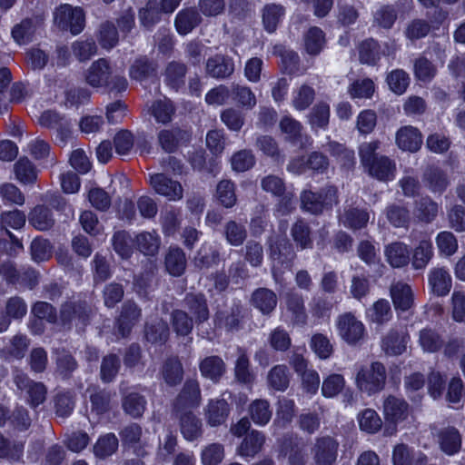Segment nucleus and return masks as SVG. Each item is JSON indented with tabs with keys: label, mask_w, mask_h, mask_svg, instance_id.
<instances>
[{
	"label": "nucleus",
	"mask_w": 465,
	"mask_h": 465,
	"mask_svg": "<svg viewBox=\"0 0 465 465\" xmlns=\"http://www.w3.org/2000/svg\"><path fill=\"white\" fill-rule=\"evenodd\" d=\"M386 382V370L381 362L361 367L356 375V386L369 395L381 391Z\"/></svg>",
	"instance_id": "1"
},
{
	"label": "nucleus",
	"mask_w": 465,
	"mask_h": 465,
	"mask_svg": "<svg viewBox=\"0 0 465 465\" xmlns=\"http://www.w3.org/2000/svg\"><path fill=\"white\" fill-rule=\"evenodd\" d=\"M91 312V306L85 301H67L60 306L58 322L64 329L70 330L74 324L86 325Z\"/></svg>",
	"instance_id": "2"
},
{
	"label": "nucleus",
	"mask_w": 465,
	"mask_h": 465,
	"mask_svg": "<svg viewBox=\"0 0 465 465\" xmlns=\"http://www.w3.org/2000/svg\"><path fill=\"white\" fill-rule=\"evenodd\" d=\"M54 22L62 30H69L72 35L80 34L85 26V15L82 8L64 4L55 9Z\"/></svg>",
	"instance_id": "3"
},
{
	"label": "nucleus",
	"mask_w": 465,
	"mask_h": 465,
	"mask_svg": "<svg viewBox=\"0 0 465 465\" xmlns=\"http://www.w3.org/2000/svg\"><path fill=\"white\" fill-rule=\"evenodd\" d=\"M336 327L340 337L349 345H356L365 337L364 324L351 312L339 315Z\"/></svg>",
	"instance_id": "4"
},
{
	"label": "nucleus",
	"mask_w": 465,
	"mask_h": 465,
	"mask_svg": "<svg viewBox=\"0 0 465 465\" xmlns=\"http://www.w3.org/2000/svg\"><path fill=\"white\" fill-rule=\"evenodd\" d=\"M14 382L19 390L26 391L31 407L35 408L45 401L47 389L43 382L35 381L18 371L14 374Z\"/></svg>",
	"instance_id": "5"
},
{
	"label": "nucleus",
	"mask_w": 465,
	"mask_h": 465,
	"mask_svg": "<svg viewBox=\"0 0 465 465\" xmlns=\"http://www.w3.org/2000/svg\"><path fill=\"white\" fill-rule=\"evenodd\" d=\"M202 402L200 384L195 379H188L173 403V411L197 408Z\"/></svg>",
	"instance_id": "6"
},
{
	"label": "nucleus",
	"mask_w": 465,
	"mask_h": 465,
	"mask_svg": "<svg viewBox=\"0 0 465 465\" xmlns=\"http://www.w3.org/2000/svg\"><path fill=\"white\" fill-rule=\"evenodd\" d=\"M338 448L339 443L330 436L316 439L312 449L315 464L334 465L338 456Z\"/></svg>",
	"instance_id": "7"
},
{
	"label": "nucleus",
	"mask_w": 465,
	"mask_h": 465,
	"mask_svg": "<svg viewBox=\"0 0 465 465\" xmlns=\"http://www.w3.org/2000/svg\"><path fill=\"white\" fill-rule=\"evenodd\" d=\"M183 311L194 320L196 324H202L210 317L207 299L203 293L189 292L183 300Z\"/></svg>",
	"instance_id": "8"
},
{
	"label": "nucleus",
	"mask_w": 465,
	"mask_h": 465,
	"mask_svg": "<svg viewBox=\"0 0 465 465\" xmlns=\"http://www.w3.org/2000/svg\"><path fill=\"white\" fill-rule=\"evenodd\" d=\"M150 184L156 193L163 195L170 201L183 198V190L181 183L167 177L164 173L150 175Z\"/></svg>",
	"instance_id": "9"
},
{
	"label": "nucleus",
	"mask_w": 465,
	"mask_h": 465,
	"mask_svg": "<svg viewBox=\"0 0 465 465\" xmlns=\"http://www.w3.org/2000/svg\"><path fill=\"white\" fill-rule=\"evenodd\" d=\"M233 375L236 382L247 387H252L256 380L247 351L242 347H238L236 350Z\"/></svg>",
	"instance_id": "10"
},
{
	"label": "nucleus",
	"mask_w": 465,
	"mask_h": 465,
	"mask_svg": "<svg viewBox=\"0 0 465 465\" xmlns=\"http://www.w3.org/2000/svg\"><path fill=\"white\" fill-rule=\"evenodd\" d=\"M287 312L291 316L293 326H304L308 321V314L303 296L297 292H288L284 298Z\"/></svg>",
	"instance_id": "11"
},
{
	"label": "nucleus",
	"mask_w": 465,
	"mask_h": 465,
	"mask_svg": "<svg viewBox=\"0 0 465 465\" xmlns=\"http://www.w3.org/2000/svg\"><path fill=\"white\" fill-rule=\"evenodd\" d=\"M231 412L230 404L224 399H211L203 409L205 420L211 427L226 422Z\"/></svg>",
	"instance_id": "12"
},
{
	"label": "nucleus",
	"mask_w": 465,
	"mask_h": 465,
	"mask_svg": "<svg viewBox=\"0 0 465 465\" xmlns=\"http://www.w3.org/2000/svg\"><path fill=\"white\" fill-rule=\"evenodd\" d=\"M261 185L265 192L271 193L274 196H282V199L279 203L278 212L282 214H286L291 212L292 208V196L284 195L285 184L282 178L276 175H268L262 180Z\"/></svg>",
	"instance_id": "13"
},
{
	"label": "nucleus",
	"mask_w": 465,
	"mask_h": 465,
	"mask_svg": "<svg viewBox=\"0 0 465 465\" xmlns=\"http://www.w3.org/2000/svg\"><path fill=\"white\" fill-rule=\"evenodd\" d=\"M390 295L396 311L407 312L414 305V293L411 287L401 281L391 283Z\"/></svg>",
	"instance_id": "14"
},
{
	"label": "nucleus",
	"mask_w": 465,
	"mask_h": 465,
	"mask_svg": "<svg viewBox=\"0 0 465 465\" xmlns=\"http://www.w3.org/2000/svg\"><path fill=\"white\" fill-rule=\"evenodd\" d=\"M396 144L405 152L416 153L422 145L420 131L411 125L401 127L396 133Z\"/></svg>",
	"instance_id": "15"
},
{
	"label": "nucleus",
	"mask_w": 465,
	"mask_h": 465,
	"mask_svg": "<svg viewBox=\"0 0 465 465\" xmlns=\"http://www.w3.org/2000/svg\"><path fill=\"white\" fill-rule=\"evenodd\" d=\"M190 134L180 128L163 129L158 134V143L166 153H173L182 145L189 143Z\"/></svg>",
	"instance_id": "16"
},
{
	"label": "nucleus",
	"mask_w": 465,
	"mask_h": 465,
	"mask_svg": "<svg viewBox=\"0 0 465 465\" xmlns=\"http://www.w3.org/2000/svg\"><path fill=\"white\" fill-rule=\"evenodd\" d=\"M112 74L109 62L104 58L94 61L85 73L86 83L93 87H102L108 83Z\"/></svg>",
	"instance_id": "17"
},
{
	"label": "nucleus",
	"mask_w": 465,
	"mask_h": 465,
	"mask_svg": "<svg viewBox=\"0 0 465 465\" xmlns=\"http://www.w3.org/2000/svg\"><path fill=\"white\" fill-rule=\"evenodd\" d=\"M141 308L132 301H127L122 306V312L118 319V331L123 337L127 336L132 328L140 321Z\"/></svg>",
	"instance_id": "18"
},
{
	"label": "nucleus",
	"mask_w": 465,
	"mask_h": 465,
	"mask_svg": "<svg viewBox=\"0 0 465 465\" xmlns=\"http://www.w3.org/2000/svg\"><path fill=\"white\" fill-rule=\"evenodd\" d=\"M266 437L263 432L252 430L247 433L236 451L242 457L254 458L260 453L264 446Z\"/></svg>",
	"instance_id": "19"
},
{
	"label": "nucleus",
	"mask_w": 465,
	"mask_h": 465,
	"mask_svg": "<svg viewBox=\"0 0 465 465\" xmlns=\"http://www.w3.org/2000/svg\"><path fill=\"white\" fill-rule=\"evenodd\" d=\"M173 413L179 419L181 432L187 440H193L202 435V421L193 411L185 410Z\"/></svg>",
	"instance_id": "20"
},
{
	"label": "nucleus",
	"mask_w": 465,
	"mask_h": 465,
	"mask_svg": "<svg viewBox=\"0 0 465 465\" xmlns=\"http://www.w3.org/2000/svg\"><path fill=\"white\" fill-rule=\"evenodd\" d=\"M206 74L216 79H224L231 76L234 71V63L232 58L216 54L206 62Z\"/></svg>",
	"instance_id": "21"
},
{
	"label": "nucleus",
	"mask_w": 465,
	"mask_h": 465,
	"mask_svg": "<svg viewBox=\"0 0 465 465\" xmlns=\"http://www.w3.org/2000/svg\"><path fill=\"white\" fill-rule=\"evenodd\" d=\"M270 257L273 262L289 266L295 257L292 243L283 237H276L270 242Z\"/></svg>",
	"instance_id": "22"
},
{
	"label": "nucleus",
	"mask_w": 465,
	"mask_h": 465,
	"mask_svg": "<svg viewBox=\"0 0 465 465\" xmlns=\"http://www.w3.org/2000/svg\"><path fill=\"white\" fill-rule=\"evenodd\" d=\"M25 213L17 209L3 212L0 216V228L5 230L6 234L11 239L12 242L20 249H23L22 242L10 231H8L7 228L10 227L15 230H19L25 226Z\"/></svg>",
	"instance_id": "23"
},
{
	"label": "nucleus",
	"mask_w": 465,
	"mask_h": 465,
	"mask_svg": "<svg viewBox=\"0 0 465 465\" xmlns=\"http://www.w3.org/2000/svg\"><path fill=\"white\" fill-rule=\"evenodd\" d=\"M160 374L164 382L174 387L179 385L183 379V366L178 356H169L163 362Z\"/></svg>",
	"instance_id": "24"
},
{
	"label": "nucleus",
	"mask_w": 465,
	"mask_h": 465,
	"mask_svg": "<svg viewBox=\"0 0 465 465\" xmlns=\"http://www.w3.org/2000/svg\"><path fill=\"white\" fill-rule=\"evenodd\" d=\"M251 304L263 315H270L276 308V293L268 288H258L251 296Z\"/></svg>",
	"instance_id": "25"
},
{
	"label": "nucleus",
	"mask_w": 465,
	"mask_h": 465,
	"mask_svg": "<svg viewBox=\"0 0 465 465\" xmlns=\"http://www.w3.org/2000/svg\"><path fill=\"white\" fill-rule=\"evenodd\" d=\"M143 430L137 423H131L120 431L123 446L134 449L137 456L143 457L147 454L144 448L145 443H141Z\"/></svg>",
	"instance_id": "26"
},
{
	"label": "nucleus",
	"mask_w": 465,
	"mask_h": 465,
	"mask_svg": "<svg viewBox=\"0 0 465 465\" xmlns=\"http://www.w3.org/2000/svg\"><path fill=\"white\" fill-rule=\"evenodd\" d=\"M199 369L203 377L217 383L226 371V364L221 357L212 355L200 361Z\"/></svg>",
	"instance_id": "27"
},
{
	"label": "nucleus",
	"mask_w": 465,
	"mask_h": 465,
	"mask_svg": "<svg viewBox=\"0 0 465 465\" xmlns=\"http://www.w3.org/2000/svg\"><path fill=\"white\" fill-rule=\"evenodd\" d=\"M408 403L400 398L389 395L383 401V414L386 420L397 423L408 416Z\"/></svg>",
	"instance_id": "28"
},
{
	"label": "nucleus",
	"mask_w": 465,
	"mask_h": 465,
	"mask_svg": "<svg viewBox=\"0 0 465 465\" xmlns=\"http://www.w3.org/2000/svg\"><path fill=\"white\" fill-rule=\"evenodd\" d=\"M433 257V246L429 236L423 235L412 251L411 266L414 270H423Z\"/></svg>",
	"instance_id": "29"
},
{
	"label": "nucleus",
	"mask_w": 465,
	"mask_h": 465,
	"mask_svg": "<svg viewBox=\"0 0 465 465\" xmlns=\"http://www.w3.org/2000/svg\"><path fill=\"white\" fill-rule=\"evenodd\" d=\"M384 254L387 262L393 268L405 267L411 262L409 247L401 242H394L386 245Z\"/></svg>",
	"instance_id": "30"
},
{
	"label": "nucleus",
	"mask_w": 465,
	"mask_h": 465,
	"mask_svg": "<svg viewBox=\"0 0 465 465\" xmlns=\"http://www.w3.org/2000/svg\"><path fill=\"white\" fill-rule=\"evenodd\" d=\"M438 441L440 450L447 455L458 453L461 448V435L454 427H447L438 433Z\"/></svg>",
	"instance_id": "31"
},
{
	"label": "nucleus",
	"mask_w": 465,
	"mask_h": 465,
	"mask_svg": "<svg viewBox=\"0 0 465 465\" xmlns=\"http://www.w3.org/2000/svg\"><path fill=\"white\" fill-rule=\"evenodd\" d=\"M439 213V205L430 197L425 196L414 202L413 216L423 223H432Z\"/></svg>",
	"instance_id": "32"
},
{
	"label": "nucleus",
	"mask_w": 465,
	"mask_h": 465,
	"mask_svg": "<svg viewBox=\"0 0 465 465\" xmlns=\"http://www.w3.org/2000/svg\"><path fill=\"white\" fill-rule=\"evenodd\" d=\"M202 22L200 13L193 7L181 10L175 17L174 25L180 35H185L197 27Z\"/></svg>",
	"instance_id": "33"
},
{
	"label": "nucleus",
	"mask_w": 465,
	"mask_h": 465,
	"mask_svg": "<svg viewBox=\"0 0 465 465\" xmlns=\"http://www.w3.org/2000/svg\"><path fill=\"white\" fill-rule=\"evenodd\" d=\"M409 336L404 331L391 330L382 340V350L389 355H400L406 350Z\"/></svg>",
	"instance_id": "34"
},
{
	"label": "nucleus",
	"mask_w": 465,
	"mask_h": 465,
	"mask_svg": "<svg viewBox=\"0 0 465 465\" xmlns=\"http://www.w3.org/2000/svg\"><path fill=\"white\" fill-rule=\"evenodd\" d=\"M451 276L444 268H433L429 273V284L437 296L447 295L451 288Z\"/></svg>",
	"instance_id": "35"
},
{
	"label": "nucleus",
	"mask_w": 465,
	"mask_h": 465,
	"mask_svg": "<svg viewBox=\"0 0 465 465\" xmlns=\"http://www.w3.org/2000/svg\"><path fill=\"white\" fill-rule=\"evenodd\" d=\"M280 129L286 135V140L294 144L302 146L309 140L308 136L302 134L303 127L302 124L291 116L282 118Z\"/></svg>",
	"instance_id": "36"
},
{
	"label": "nucleus",
	"mask_w": 465,
	"mask_h": 465,
	"mask_svg": "<svg viewBox=\"0 0 465 465\" xmlns=\"http://www.w3.org/2000/svg\"><path fill=\"white\" fill-rule=\"evenodd\" d=\"M366 169L372 177L380 181H390L395 176L396 165L389 157L380 155Z\"/></svg>",
	"instance_id": "37"
},
{
	"label": "nucleus",
	"mask_w": 465,
	"mask_h": 465,
	"mask_svg": "<svg viewBox=\"0 0 465 465\" xmlns=\"http://www.w3.org/2000/svg\"><path fill=\"white\" fill-rule=\"evenodd\" d=\"M243 318V308L240 303H233L229 310L219 312L216 314V324L227 331H234L240 328L241 320Z\"/></svg>",
	"instance_id": "38"
},
{
	"label": "nucleus",
	"mask_w": 465,
	"mask_h": 465,
	"mask_svg": "<svg viewBox=\"0 0 465 465\" xmlns=\"http://www.w3.org/2000/svg\"><path fill=\"white\" fill-rule=\"evenodd\" d=\"M423 183L432 193H443L450 182L445 171L437 166H430L423 173Z\"/></svg>",
	"instance_id": "39"
},
{
	"label": "nucleus",
	"mask_w": 465,
	"mask_h": 465,
	"mask_svg": "<svg viewBox=\"0 0 465 465\" xmlns=\"http://www.w3.org/2000/svg\"><path fill=\"white\" fill-rule=\"evenodd\" d=\"M248 413L251 420L258 426H265L272 416V410L269 401L256 399L248 407Z\"/></svg>",
	"instance_id": "40"
},
{
	"label": "nucleus",
	"mask_w": 465,
	"mask_h": 465,
	"mask_svg": "<svg viewBox=\"0 0 465 465\" xmlns=\"http://www.w3.org/2000/svg\"><path fill=\"white\" fill-rule=\"evenodd\" d=\"M370 216L366 210L350 207L340 215V222L347 228L359 230L366 227Z\"/></svg>",
	"instance_id": "41"
},
{
	"label": "nucleus",
	"mask_w": 465,
	"mask_h": 465,
	"mask_svg": "<svg viewBox=\"0 0 465 465\" xmlns=\"http://www.w3.org/2000/svg\"><path fill=\"white\" fill-rule=\"evenodd\" d=\"M291 373L285 364L273 366L267 374L268 386L278 391H284L290 384Z\"/></svg>",
	"instance_id": "42"
},
{
	"label": "nucleus",
	"mask_w": 465,
	"mask_h": 465,
	"mask_svg": "<svg viewBox=\"0 0 465 465\" xmlns=\"http://www.w3.org/2000/svg\"><path fill=\"white\" fill-rule=\"evenodd\" d=\"M169 326L166 322L157 319L151 323H147L144 329V335L147 341L153 344L165 343L169 338Z\"/></svg>",
	"instance_id": "43"
},
{
	"label": "nucleus",
	"mask_w": 465,
	"mask_h": 465,
	"mask_svg": "<svg viewBox=\"0 0 465 465\" xmlns=\"http://www.w3.org/2000/svg\"><path fill=\"white\" fill-rule=\"evenodd\" d=\"M165 267L173 276H181L186 268V257L183 251L178 247H171L165 255Z\"/></svg>",
	"instance_id": "44"
},
{
	"label": "nucleus",
	"mask_w": 465,
	"mask_h": 465,
	"mask_svg": "<svg viewBox=\"0 0 465 465\" xmlns=\"http://www.w3.org/2000/svg\"><path fill=\"white\" fill-rule=\"evenodd\" d=\"M316 97L314 88L307 84H303L295 88L292 94V104L298 111L308 109Z\"/></svg>",
	"instance_id": "45"
},
{
	"label": "nucleus",
	"mask_w": 465,
	"mask_h": 465,
	"mask_svg": "<svg viewBox=\"0 0 465 465\" xmlns=\"http://www.w3.org/2000/svg\"><path fill=\"white\" fill-rule=\"evenodd\" d=\"M419 344L425 352L439 351L444 345L441 335L432 328H424L419 332Z\"/></svg>",
	"instance_id": "46"
},
{
	"label": "nucleus",
	"mask_w": 465,
	"mask_h": 465,
	"mask_svg": "<svg viewBox=\"0 0 465 465\" xmlns=\"http://www.w3.org/2000/svg\"><path fill=\"white\" fill-rule=\"evenodd\" d=\"M29 223L39 231H45L52 228L54 219L51 210L45 205L35 206L29 213Z\"/></svg>",
	"instance_id": "47"
},
{
	"label": "nucleus",
	"mask_w": 465,
	"mask_h": 465,
	"mask_svg": "<svg viewBox=\"0 0 465 465\" xmlns=\"http://www.w3.org/2000/svg\"><path fill=\"white\" fill-rule=\"evenodd\" d=\"M119 441L114 433H107L101 436L93 447L94 454L96 458L104 460L118 450Z\"/></svg>",
	"instance_id": "48"
},
{
	"label": "nucleus",
	"mask_w": 465,
	"mask_h": 465,
	"mask_svg": "<svg viewBox=\"0 0 465 465\" xmlns=\"http://www.w3.org/2000/svg\"><path fill=\"white\" fill-rule=\"evenodd\" d=\"M389 223L396 228L408 227L411 221L409 209L402 204L391 203L385 209Z\"/></svg>",
	"instance_id": "49"
},
{
	"label": "nucleus",
	"mask_w": 465,
	"mask_h": 465,
	"mask_svg": "<svg viewBox=\"0 0 465 465\" xmlns=\"http://www.w3.org/2000/svg\"><path fill=\"white\" fill-rule=\"evenodd\" d=\"M163 13L164 11L158 0H149L145 6L140 9L139 19L144 27L151 28L161 20Z\"/></svg>",
	"instance_id": "50"
},
{
	"label": "nucleus",
	"mask_w": 465,
	"mask_h": 465,
	"mask_svg": "<svg viewBox=\"0 0 465 465\" xmlns=\"http://www.w3.org/2000/svg\"><path fill=\"white\" fill-rule=\"evenodd\" d=\"M284 14V6L277 4L266 5L262 9V24L265 30L269 33H273Z\"/></svg>",
	"instance_id": "51"
},
{
	"label": "nucleus",
	"mask_w": 465,
	"mask_h": 465,
	"mask_svg": "<svg viewBox=\"0 0 465 465\" xmlns=\"http://www.w3.org/2000/svg\"><path fill=\"white\" fill-rule=\"evenodd\" d=\"M156 65L146 57L137 58L129 69L132 79L142 82L155 74Z\"/></svg>",
	"instance_id": "52"
},
{
	"label": "nucleus",
	"mask_w": 465,
	"mask_h": 465,
	"mask_svg": "<svg viewBox=\"0 0 465 465\" xmlns=\"http://www.w3.org/2000/svg\"><path fill=\"white\" fill-rule=\"evenodd\" d=\"M194 320L186 311L176 309L171 313V323L173 331L179 336L189 335L193 328Z\"/></svg>",
	"instance_id": "53"
},
{
	"label": "nucleus",
	"mask_w": 465,
	"mask_h": 465,
	"mask_svg": "<svg viewBox=\"0 0 465 465\" xmlns=\"http://www.w3.org/2000/svg\"><path fill=\"white\" fill-rule=\"evenodd\" d=\"M223 234L227 242L232 246L242 245L248 235L245 225L234 220L224 224Z\"/></svg>",
	"instance_id": "54"
},
{
	"label": "nucleus",
	"mask_w": 465,
	"mask_h": 465,
	"mask_svg": "<svg viewBox=\"0 0 465 465\" xmlns=\"http://www.w3.org/2000/svg\"><path fill=\"white\" fill-rule=\"evenodd\" d=\"M38 18H27L16 25L12 30L13 38L19 45L31 41L37 25L40 24Z\"/></svg>",
	"instance_id": "55"
},
{
	"label": "nucleus",
	"mask_w": 465,
	"mask_h": 465,
	"mask_svg": "<svg viewBox=\"0 0 465 465\" xmlns=\"http://www.w3.org/2000/svg\"><path fill=\"white\" fill-rule=\"evenodd\" d=\"M122 406L126 414L139 418L145 411L146 400L137 392H130L123 398Z\"/></svg>",
	"instance_id": "56"
},
{
	"label": "nucleus",
	"mask_w": 465,
	"mask_h": 465,
	"mask_svg": "<svg viewBox=\"0 0 465 465\" xmlns=\"http://www.w3.org/2000/svg\"><path fill=\"white\" fill-rule=\"evenodd\" d=\"M327 151L331 156L337 159L342 167L350 169L354 166V151L347 148L344 144L337 142H330L327 144Z\"/></svg>",
	"instance_id": "57"
},
{
	"label": "nucleus",
	"mask_w": 465,
	"mask_h": 465,
	"mask_svg": "<svg viewBox=\"0 0 465 465\" xmlns=\"http://www.w3.org/2000/svg\"><path fill=\"white\" fill-rule=\"evenodd\" d=\"M187 67L180 62H171L165 69V82L173 89L178 90L184 84Z\"/></svg>",
	"instance_id": "58"
},
{
	"label": "nucleus",
	"mask_w": 465,
	"mask_h": 465,
	"mask_svg": "<svg viewBox=\"0 0 465 465\" xmlns=\"http://www.w3.org/2000/svg\"><path fill=\"white\" fill-rule=\"evenodd\" d=\"M137 249L145 255H154L160 247V238L155 232H142L135 237Z\"/></svg>",
	"instance_id": "59"
},
{
	"label": "nucleus",
	"mask_w": 465,
	"mask_h": 465,
	"mask_svg": "<svg viewBox=\"0 0 465 465\" xmlns=\"http://www.w3.org/2000/svg\"><path fill=\"white\" fill-rule=\"evenodd\" d=\"M359 59L362 64L375 65L381 58L380 45L373 39H368L360 44Z\"/></svg>",
	"instance_id": "60"
},
{
	"label": "nucleus",
	"mask_w": 465,
	"mask_h": 465,
	"mask_svg": "<svg viewBox=\"0 0 465 465\" xmlns=\"http://www.w3.org/2000/svg\"><path fill=\"white\" fill-rule=\"evenodd\" d=\"M16 179L22 183H33L37 173L34 163L27 157H21L14 165Z\"/></svg>",
	"instance_id": "61"
},
{
	"label": "nucleus",
	"mask_w": 465,
	"mask_h": 465,
	"mask_svg": "<svg viewBox=\"0 0 465 465\" xmlns=\"http://www.w3.org/2000/svg\"><path fill=\"white\" fill-rule=\"evenodd\" d=\"M231 96L241 106L247 109H252L257 104L255 94L248 86L241 85L238 84H232Z\"/></svg>",
	"instance_id": "62"
},
{
	"label": "nucleus",
	"mask_w": 465,
	"mask_h": 465,
	"mask_svg": "<svg viewBox=\"0 0 465 465\" xmlns=\"http://www.w3.org/2000/svg\"><path fill=\"white\" fill-rule=\"evenodd\" d=\"M216 196L219 203L225 208H232L237 202L235 185L230 180H222L216 187Z\"/></svg>",
	"instance_id": "63"
},
{
	"label": "nucleus",
	"mask_w": 465,
	"mask_h": 465,
	"mask_svg": "<svg viewBox=\"0 0 465 465\" xmlns=\"http://www.w3.org/2000/svg\"><path fill=\"white\" fill-rule=\"evenodd\" d=\"M330 106L324 102L315 104L309 114V123L313 129H324L329 124Z\"/></svg>",
	"instance_id": "64"
}]
</instances>
